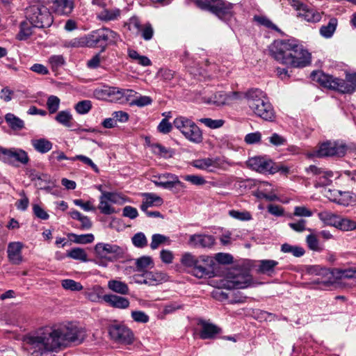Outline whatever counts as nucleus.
Instances as JSON below:
<instances>
[{
	"mask_svg": "<svg viewBox=\"0 0 356 356\" xmlns=\"http://www.w3.org/2000/svg\"><path fill=\"white\" fill-rule=\"evenodd\" d=\"M86 337V330L74 323L46 326L24 335L23 348L28 356H47L72 344L79 345Z\"/></svg>",
	"mask_w": 356,
	"mask_h": 356,
	"instance_id": "f257e3e1",
	"label": "nucleus"
},
{
	"mask_svg": "<svg viewBox=\"0 0 356 356\" xmlns=\"http://www.w3.org/2000/svg\"><path fill=\"white\" fill-rule=\"evenodd\" d=\"M273 58L291 67H304L311 63V54L302 45L292 40H275L269 47Z\"/></svg>",
	"mask_w": 356,
	"mask_h": 356,
	"instance_id": "f03ea898",
	"label": "nucleus"
},
{
	"mask_svg": "<svg viewBox=\"0 0 356 356\" xmlns=\"http://www.w3.org/2000/svg\"><path fill=\"white\" fill-rule=\"evenodd\" d=\"M310 77L321 86L342 94H351L356 90V73L347 74L346 79H343L334 77L322 71H314L311 73Z\"/></svg>",
	"mask_w": 356,
	"mask_h": 356,
	"instance_id": "7ed1b4c3",
	"label": "nucleus"
},
{
	"mask_svg": "<svg viewBox=\"0 0 356 356\" xmlns=\"http://www.w3.org/2000/svg\"><path fill=\"white\" fill-rule=\"evenodd\" d=\"M245 97L251 111L261 119L273 122L275 112L266 95L260 89L252 88L247 91Z\"/></svg>",
	"mask_w": 356,
	"mask_h": 356,
	"instance_id": "20e7f679",
	"label": "nucleus"
},
{
	"mask_svg": "<svg viewBox=\"0 0 356 356\" xmlns=\"http://www.w3.org/2000/svg\"><path fill=\"white\" fill-rule=\"evenodd\" d=\"M86 39L87 47L101 48L102 52L108 44L117 43L120 40V35L108 28H102L86 35Z\"/></svg>",
	"mask_w": 356,
	"mask_h": 356,
	"instance_id": "39448f33",
	"label": "nucleus"
},
{
	"mask_svg": "<svg viewBox=\"0 0 356 356\" xmlns=\"http://www.w3.org/2000/svg\"><path fill=\"white\" fill-rule=\"evenodd\" d=\"M195 6L209 11L221 20H226L234 15V4L225 0H193Z\"/></svg>",
	"mask_w": 356,
	"mask_h": 356,
	"instance_id": "423d86ee",
	"label": "nucleus"
},
{
	"mask_svg": "<svg viewBox=\"0 0 356 356\" xmlns=\"http://www.w3.org/2000/svg\"><path fill=\"white\" fill-rule=\"evenodd\" d=\"M26 17L36 28L49 27L53 23L49 9L39 1L34 2L26 9Z\"/></svg>",
	"mask_w": 356,
	"mask_h": 356,
	"instance_id": "0eeeda50",
	"label": "nucleus"
},
{
	"mask_svg": "<svg viewBox=\"0 0 356 356\" xmlns=\"http://www.w3.org/2000/svg\"><path fill=\"white\" fill-rule=\"evenodd\" d=\"M173 126L189 142L194 144L202 143V131L191 119L182 115L177 116L173 120Z\"/></svg>",
	"mask_w": 356,
	"mask_h": 356,
	"instance_id": "6e6552de",
	"label": "nucleus"
},
{
	"mask_svg": "<svg viewBox=\"0 0 356 356\" xmlns=\"http://www.w3.org/2000/svg\"><path fill=\"white\" fill-rule=\"evenodd\" d=\"M0 161L15 166L17 163L22 165L28 164L30 159L28 153L21 148H6L0 146Z\"/></svg>",
	"mask_w": 356,
	"mask_h": 356,
	"instance_id": "1a4fd4ad",
	"label": "nucleus"
},
{
	"mask_svg": "<svg viewBox=\"0 0 356 356\" xmlns=\"http://www.w3.org/2000/svg\"><path fill=\"white\" fill-rule=\"evenodd\" d=\"M241 94L238 92L218 91L209 95H204L202 97L204 103L212 105L216 107H221L227 104H231L233 101L238 99Z\"/></svg>",
	"mask_w": 356,
	"mask_h": 356,
	"instance_id": "9d476101",
	"label": "nucleus"
},
{
	"mask_svg": "<svg viewBox=\"0 0 356 356\" xmlns=\"http://www.w3.org/2000/svg\"><path fill=\"white\" fill-rule=\"evenodd\" d=\"M289 3L296 10L298 17L309 23H317L321 21L323 13L298 0H289Z\"/></svg>",
	"mask_w": 356,
	"mask_h": 356,
	"instance_id": "9b49d317",
	"label": "nucleus"
},
{
	"mask_svg": "<svg viewBox=\"0 0 356 356\" xmlns=\"http://www.w3.org/2000/svg\"><path fill=\"white\" fill-rule=\"evenodd\" d=\"M346 151L347 147L342 142L329 140L319 146L316 152V156L318 157H343L346 154Z\"/></svg>",
	"mask_w": 356,
	"mask_h": 356,
	"instance_id": "f8f14e48",
	"label": "nucleus"
},
{
	"mask_svg": "<svg viewBox=\"0 0 356 356\" xmlns=\"http://www.w3.org/2000/svg\"><path fill=\"white\" fill-rule=\"evenodd\" d=\"M195 264L188 272L197 278L211 277L213 275L211 268L212 259L204 255L199 256Z\"/></svg>",
	"mask_w": 356,
	"mask_h": 356,
	"instance_id": "ddd939ff",
	"label": "nucleus"
},
{
	"mask_svg": "<svg viewBox=\"0 0 356 356\" xmlns=\"http://www.w3.org/2000/svg\"><path fill=\"white\" fill-rule=\"evenodd\" d=\"M108 333L113 340L120 343L130 344L134 340L133 332L124 325L114 324L110 325Z\"/></svg>",
	"mask_w": 356,
	"mask_h": 356,
	"instance_id": "4468645a",
	"label": "nucleus"
},
{
	"mask_svg": "<svg viewBox=\"0 0 356 356\" xmlns=\"http://www.w3.org/2000/svg\"><path fill=\"white\" fill-rule=\"evenodd\" d=\"M309 174H312L314 178L315 187H322L328 186L332 183V178L334 173L331 170L319 168L315 165H311L306 169Z\"/></svg>",
	"mask_w": 356,
	"mask_h": 356,
	"instance_id": "2eb2a0df",
	"label": "nucleus"
},
{
	"mask_svg": "<svg viewBox=\"0 0 356 356\" xmlns=\"http://www.w3.org/2000/svg\"><path fill=\"white\" fill-rule=\"evenodd\" d=\"M135 282L138 284H145L156 286L168 280L166 273L159 271L145 270L142 275H134Z\"/></svg>",
	"mask_w": 356,
	"mask_h": 356,
	"instance_id": "dca6fc26",
	"label": "nucleus"
},
{
	"mask_svg": "<svg viewBox=\"0 0 356 356\" xmlns=\"http://www.w3.org/2000/svg\"><path fill=\"white\" fill-rule=\"evenodd\" d=\"M94 95L99 99L123 103V89L117 87L104 86L102 88H97Z\"/></svg>",
	"mask_w": 356,
	"mask_h": 356,
	"instance_id": "f3484780",
	"label": "nucleus"
},
{
	"mask_svg": "<svg viewBox=\"0 0 356 356\" xmlns=\"http://www.w3.org/2000/svg\"><path fill=\"white\" fill-rule=\"evenodd\" d=\"M152 181L156 186L165 189L172 190L173 188H178L180 190L185 188L184 184L179 181L178 177L171 173L162 174Z\"/></svg>",
	"mask_w": 356,
	"mask_h": 356,
	"instance_id": "a211bd4d",
	"label": "nucleus"
},
{
	"mask_svg": "<svg viewBox=\"0 0 356 356\" xmlns=\"http://www.w3.org/2000/svg\"><path fill=\"white\" fill-rule=\"evenodd\" d=\"M95 252L102 258H107L109 255L114 257H120L124 254L123 248L115 244L98 243L95 246Z\"/></svg>",
	"mask_w": 356,
	"mask_h": 356,
	"instance_id": "6ab92c4d",
	"label": "nucleus"
},
{
	"mask_svg": "<svg viewBox=\"0 0 356 356\" xmlns=\"http://www.w3.org/2000/svg\"><path fill=\"white\" fill-rule=\"evenodd\" d=\"M197 325L201 327L199 334L202 339H215L222 332L220 327L204 319H199Z\"/></svg>",
	"mask_w": 356,
	"mask_h": 356,
	"instance_id": "aec40b11",
	"label": "nucleus"
},
{
	"mask_svg": "<svg viewBox=\"0 0 356 356\" xmlns=\"http://www.w3.org/2000/svg\"><path fill=\"white\" fill-rule=\"evenodd\" d=\"M192 165L199 170L213 172L222 166V161L219 157H207L194 160Z\"/></svg>",
	"mask_w": 356,
	"mask_h": 356,
	"instance_id": "412c9836",
	"label": "nucleus"
},
{
	"mask_svg": "<svg viewBox=\"0 0 356 356\" xmlns=\"http://www.w3.org/2000/svg\"><path fill=\"white\" fill-rule=\"evenodd\" d=\"M272 164L273 162L270 160L260 156L252 157L247 161L248 167L261 173L272 172Z\"/></svg>",
	"mask_w": 356,
	"mask_h": 356,
	"instance_id": "4be33fe9",
	"label": "nucleus"
},
{
	"mask_svg": "<svg viewBox=\"0 0 356 356\" xmlns=\"http://www.w3.org/2000/svg\"><path fill=\"white\" fill-rule=\"evenodd\" d=\"M214 243V237L207 234H193L189 239V243L195 248H211Z\"/></svg>",
	"mask_w": 356,
	"mask_h": 356,
	"instance_id": "5701e85b",
	"label": "nucleus"
},
{
	"mask_svg": "<svg viewBox=\"0 0 356 356\" xmlns=\"http://www.w3.org/2000/svg\"><path fill=\"white\" fill-rule=\"evenodd\" d=\"M104 301L109 306L120 309L128 308L130 304L129 300L127 298L115 294L104 295Z\"/></svg>",
	"mask_w": 356,
	"mask_h": 356,
	"instance_id": "b1692460",
	"label": "nucleus"
},
{
	"mask_svg": "<svg viewBox=\"0 0 356 356\" xmlns=\"http://www.w3.org/2000/svg\"><path fill=\"white\" fill-rule=\"evenodd\" d=\"M22 244L20 242L10 243L8 246V257L13 264L18 265L22 261Z\"/></svg>",
	"mask_w": 356,
	"mask_h": 356,
	"instance_id": "393cba45",
	"label": "nucleus"
},
{
	"mask_svg": "<svg viewBox=\"0 0 356 356\" xmlns=\"http://www.w3.org/2000/svg\"><path fill=\"white\" fill-rule=\"evenodd\" d=\"M143 196L144 198L140 205V209L143 211H146L149 207H159L163 203V199L155 193H145Z\"/></svg>",
	"mask_w": 356,
	"mask_h": 356,
	"instance_id": "a878e982",
	"label": "nucleus"
},
{
	"mask_svg": "<svg viewBox=\"0 0 356 356\" xmlns=\"http://www.w3.org/2000/svg\"><path fill=\"white\" fill-rule=\"evenodd\" d=\"M53 7L58 15H68L74 8V0H54Z\"/></svg>",
	"mask_w": 356,
	"mask_h": 356,
	"instance_id": "bb28decb",
	"label": "nucleus"
},
{
	"mask_svg": "<svg viewBox=\"0 0 356 356\" xmlns=\"http://www.w3.org/2000/svg\"><path fill=\"white\" fill-rule=\"evenodd\" d=\"M104 289L99 285H95L91 288L88 289L84 295L87 299L93 302H99L104 300Z\"/></svg>",
	"mask_w": 356,
	"mask_h": 356,
	"instance_id": "cd10ccee",
	"label": "nucleus"
},
{
	"mask_svg": "<svg viewBox=\"0 0 356 356\" xmlns=\"http://www.w3.org/2000/svg\"><path fill=\"white\" fill-rule=\"evenodd\" d=\"M120 15L121 10L119 8H104L97 14V18L99 21L108 22L118 19Z\"/></svg>",
	"mask_w": 356,
	"mask_h": 356,
	"instance_id": "c85d7f7f",
	"label": "nucleus"
},
{
	"mask_svg": "<svg viewBox=\"0 0 356 356\" xmlns=\"http://www.w3.org/2000/svg\"><path fill=\"white\" fill-rule=\"evenodd\" d=\"M278 262L273 259H262L259 261L257 271L259 273L272 275L275 273V268Z\"/></svg>",
	"mask_w": 356,
	"mask_h": 356,
	"instance_id": "c756f323",
	"label": "nucleus"
},
{
	"mask_svg": "<svg viewBox=\"0 0 356 356\" xmlns=\"http://www.w3.org/2000/svg\"><path fill=\"white\" fill-rule=\"evenodd\" d=\"M252 279L248 275H238L229 282V287L233 289H245L251 284Z\"/></svg>",
	"mask_w": 356,
	"mask_h": 356,
	"instance_id": "7c9ffc66",
	"label": "nucleus"
},
{
	"mask_svg": "<svg viewBox=\"0 0 356 356\" xmlns=\"http://www.w3.org/2000/svg\"><path fill=\"white\" fill-rule=\"evenodd\" d=\"M107 286L111 291L122 296L127 295L129 293V289L127 284L119 280H109Z\"/></svg>",
	"mask_w": 356,
	"mask_h": 356,
	"instance_id": "2f4dec72",
	"label": "nucleus"
},
{
	"mask_svg": "<svg viewBox=\"0 0 356 356\" xmlns=\"http://www.w3.org/2000/svg\"><path fill=\"white\" fill-rule=\"evenodd\" d=\"M32 146L39 153L45 154L52 149L53 144L46 138L33 139L31 141Z\"/></svg>",
	"mask_w": 356,
	"mask_h": 356,
	"instance_id": "473e14b6",
	"label": "nucleus"
},
{
	"mask_svg": "<svg viewBox=\"0 0 356 356\" xmlns=\"http://www.w3.org/2000/svg\"><path fill=\"white\" fill-rule=\"evenodd\" d=\"M319 219L325 225L337 227L340 216L328 211L318 213Z\"/></svg>",
	"mask_w": 356,
	"mask_h": 356,
	"instance_id": "72a5a7b5",
	"label": "nucleus"
},
{
	"mask_svg": "<svg viewBox=\"0 0 356 356\" xmlns=\"http://www.w3.org/2000/svg\"><path fill=\"white\" fill-rule=\"evenodd\" d=\"M338 25V20L335 17H332L327 24L323 25L320 28V34L325 38H330L334 33Z\"/></svg>",
	"mask_w": 356,
	"mask_h": 356,
	"instance_id": "f704fd0d",
	"label": "nucleus"
},
{
	"mask_svg": "<svg viewBox=\"0 0 356 356\" xmlns=\"http://www.w3.org/2000/svg\"><path fill=\"white\" fill-rule=\"evenodd\" d=\"M331 275L336 279H350L355 277L356 268H334L330 272Z\"/></svg>",
	"mask_w": 356,
	"mask_h": 356,
	"instance_id": "c9c22d12",
	"label": "nucleus"
},
{
	"mask_svg": "<svg viewBox=\"0 0 356 356\" xmlns=\"http://www.w3.org/2000/svg\"><path fill=\"white\" fill-rule=\"evenodd\" d=\"M128 56L132 60L143 67H147L152 65V62L148 57L140 55L138 51L134 49H128Z\"/></svg>",
	"mask_w": 356,
	"mask_h": 356,
	"instance_id": "e433bc0d",
	"label": "nucleus"
},
{
	"mask_svg": "<svg viewBox=\"0 0 356 356\" xmlns=\"http://www.w3.org/2000/svg\"><path fill=\"white\" fill-rule=\"evenodd\" d=\"M5 120L13 130H21L24 127V121L13 113H7Z\"/></svg>",
	"mask_w": 356,
	"mask_h": 356,
	"instance_id": "4c0bfd02",
	"label": "nucleus"
},
{
	"mask_svg": "<svg viewBox=\"0 0 356 356\" xmlns=\"http://www.w3.org/2000/svg\"><path fill=\"white\" fill-rule=\"evenodd\" d=\"M102 193L111 204H122L127 200V199L120 193L102 191Z\"/></svg>",
	"mask_w": 356,
	"mask_h": 356,
	"instance_id": "58836bf2",
	"label": "nucleus"
},
{
	"mask_svg": "<svg viewBox=\"0 0 356 356\" xmlns=\"http://www.w3.org/2000/svg\"><path fill=\"white\" fill-rule=\"evenodd\" d=\"M281 251L284 253H291L296 257H300L305 253V250L303 248L298 245H292L289 243L282 245Z\"/></svg>",
	"mask_w": 356,
	"mask_h": 356,
	"instance_id": "ea45409f",
	"label": "nucleus"
},
{
	"mask_svg": "<svg viewBox=\"0 0 356 356\" xmlns=\"http://www.w3.org/2000/svg\"><path fill=\"white\" fill-rule=\"evenodd\" d=\"M33 26L30 22H22L20 24L19 31L17 35V38L19 40H25L28 39L33 33Z\"/></svg>",
	"mask_w": 356,
	"mask_h": 356,
	"instance_id": "a19ab883",
	"label": "nucleus"
},
{
	"mask_svg": "<svg viewBox=\"0 0 356 356\" xmlns=\"http://www.w3.org/2000/svg\"><path fill=\"white\" fill-rule=\"evenodd\" d=\"M254 20L259 24L265 26L268 29L273 30L277 33H282V31L266 16L255 15Z\"/></svg>",
	"mask_w": 356,
	"mask_h": 356,
	"instance_id": "79ce46f5",
	"label": "nucleus"
},
{
	"mask_svg": "<svg viewBox=\"0 0 356 356\" xmlns=\"http://www.w3.org/2000/svg\"><path fill=\"white\" fill-rule=\"evenodd\" d=\"M110 202L104 197V195L102 193L99 197V204L98 209L100 212L104 215H111L115 213V208L110 204Z\"/></svg>",
	"mask_w": 356,
	"mask_h": 356,
	"instance_id": "37998d69",
	"label": "nucleus"
},
{
	"mask_svg": "<svg viewBox=\"0 0 356 356\" xmlns=\"http://www.w3.org/2000/svg\"><path fill=\"white\" fill-rule=\"evenodd\" d=\"M61 286L64 289L71 291H80L83 288L80 282L72 279L61 280Z\"/></svg>",
	"mask_w": 356,
	"mask_h": 356,
	"instance_id": "c03bdc74",
	"label": "nucleus"
},
{
	"mask_svg": "<svg viewBox=\"0 0 356 356\" xmlns=\"http://www.w3.org/2000/svg\"><path fill=\"white\" fill-rule=\"evenodd\" d=\"M55 120L60 124L67 127H71V121L72 115L69 111H61L58 113L55 117Z\"/></svg>",
	"mask_w": 356,
	"mask_h": 356,
	"instance_id": "a18cd8bd",
	"label": "nucleus"
},
{
	"mask_svg": "<svg viewBox=\"0 0 356 356\" xmlns=\"http://www.w3.org/2000/svg\"><path fill=\"white\" fill-rule=\"evenodd\" d=\"M165 243H170L169 237L161 234H154L152 236V241L150 243V248L152 250H156L159 245Z\"/></svg>",
	"mask_w": 356,
	"mask_h": 356,
	"instance_id": "49530a36",
	"label": "nucleus"
},
{
	"mask_svg": "<svg viewBox=\"0 0 356 356\" xmlns=\"http://www.w3.org/2000/svg\"><path fill=\"white\" fill-rule=\"evenodd\" d=\"M67 256L72 259L81 261H87V254L86 251L81 248H74L67 252Z\"/></svg>",
	"mask_w": 356,
	"mask_h": 356,
	"instance_id": "de8ad7c7",
	"label": "nucleus"
},
{
	"mask_svg": "<svg viewBox=\"0 0 356 356\" xmlns=\"http://www.w3.org/2000/svg\"><path fill=\"white\" fill-rule=\"evenodd\" d=\"M339 223L337 225L338 229L343 231H351L356 229V221L350 220L349 218H341L340 217V220H339Z\"/></svg>",
	"mask_w": 356,
	"mask_h": 356,
	"instance_id": "09e8293b",
	"label": "nucleus"
},
{
	"mask_svg": "<svg viewBox=\"0 0 356 356\" xmlns=\"http://www.w3.org/2000/svg\"><path fill=\"white\" fill-rule=\"evenodd\" d=\"M198 121L204 124L206 127L213 129L220 128L225 124V120L222 119L213 120L209 118H200Z\"/></svg>",
	"mask_w": 356,
	"mask_h": 356,
	"instance_id": "8fccbe9b",
	"label": "nucleus"
},
{
	"mask_svg": "<svg viewBox=\"0 0 356 356\" xmlns=\"http://www.w3.org/2000/svg\"><path fill=\"white\" fill-rule=\"evenodd\" d=\"M70 236L73 238V241L79 244H87L93 242L95 236L92 234H86L78 235L76 234H70Z\"/></svg>",
	"mask_w": 356,
	"mask_h": 356,
	"instance_id": "3c124183",
	"label": "nucleus"
},
{
	"mask_svg": "<svg viewBox=\"0 0 356 356\" xmlns=\"http://www.w3.org/2000/svg\"><path fill=\"white\" fill-rule=\"evenodd\" d=\"M153 264V261L150 257L143 256L136 261V270L144 272L150 265Z\"/></svg>",
	"mask_w": 356,
	"mask_h": 356,
	"instance_id": "603ef678",
	"label": "nucleus"
},
{
	"mask_svg": "<svg viewBox=\"0 0 356 356\" xmlns=\"http://www.w3.org/2000/svg\"><path fill=\"white\" fill-rule=\"evenodd\" d=\"M92 102L90 100H82L76 103L74 109L80 115L87 114L92 108Z\"/></svg>",
	"mask_w": 356,
	"mask_h": 356,
	"instance_id": "864d4df0",
	"label": "nucleus"
},
{
	"mask_svg": "<svg viewBox=\"0 0 356 356\" xmlns=\"http://www.w3.org/2000/svg\"><path fill=\"white\" fill-rule=\"evenodd\" d=\"M60 100L55 95H50L47 100V107L50 114L55 113L58 111L60 106Z\"/></svg>",
	"mask_w": 356,
	"mask_h": 356,
	"instance_id": "5fc2aeb1",
	"label": "nucleus"
},
{
	"mask_svg": "<svg viewBox=\"0 0 356 356\" xmlns=\"http://www.w3.org/2000/svg\"><path fill=\"white\" fill-rule=\"evenodd\" d=\"M153 100L149 96L138 95L136 98L133 99L131 102V106H137L138 107H144L152 104Z\"/></svg>",
	"mask_w": 356,
	"mask_h": 356,
	"instance_id": "6e6d98bb",
	"label": "nucleus"
},
{
	"mask_svg": "<svg viewBox=\"0 0 356 356\" xmlns=\"http://www.w3.org/2000/svg\"><path fill=\"white\" fill-rule=\"evenodd\" d=\"M48 63L51 65L53 71H56L59 67L64 65L65 60L62 55H53L48 59Z\"/></svg>",
	"mask_w": 356,
	"mask_h": 356,
	"instance_id": "4d7b16f0",
	"label": "nucleus"
},
{
	"mask_svg": "<svg viewBox=\"0 0 356 356\" xmlns=\"http://www.w3.org/2000/svg\"><path fill=\"white\" fill-rule=\"evenodd\" d=\"M65 47H86V35L81 38H75L69 40H65L63 43Z\"/></svg>",
	"mask_w": 356,
	"mask_h": 356,
	"instance_id": "13d9d810",
	"label": "nucleus"
},
{
	"mask_svg": "<svg viewBox=\"0 0 356 356\" xmlns=\"http://www.w3.org/2000/svg\"><path fill=\"white\" fill-rule=\"evenodd\" d=\"M131 241L134 245L138 248H143L147 245V239L143 232L135 234L131 238Z\"/></svg>",
	"mask_w": 356,
	"mask_h": 356,
	"instance_id": "bf43d9fd",
	"label": "nucleus"
},
{
	"mask_svg": "<svg viewBox=\"0 0 356 356\" xmlns=\"http://www.w3.org/2000/svg\"><path fill=\"white\" fill-rule=\"evenodd\" d=\"M197 258L198 257H196L190 252H186L182 255L181 263L183 266L188 268V270H191L195 264V261L197 262Z\"/></svg>",
	"mask_w": 356,
	"mask_h": 356,
	"instance_id": "052dcab7",
	"label": "nucleus"
},
{
	"mask_svg": "<svg viewBox=\"0 0 356 356\" xmlns=\"http://www.w3.org/2000/svg\"><path fill=\"white\" fill-rule=\"evenodd\" d=\"M197 258L198 257H196L190 252H186L182 255L181 263L183 266L188 268V270H191L195 264V261L197 262Z\"/></svg>",
	"mask_w": 356,
	"mask_h": 356,
	"instance_id": "680f3d73",
	"label": "nucleus"
},
{
	"mask_svg": "<svg viewBox=\"0 0 356 356\" xmlns=\"http://www.w3.org/2000/svg\"><path fill=\"white\" fill-rule=\"evenodd\" d=\"M307 272L310 275L326 277L331 275L330 271L327 268H321L319 266H309L307 268Z\"/></svg>",
	"mask_w": 356,
	"mask_h": 356,
	"instance_id": "e2e57ef3",
	"label": "nucleus"
},
{
	"mask_svg": "<svg viewBox=\"0 0 356 356\" xmlns=\"http://www.w3.org/2000/svg\"><path fill=\"white\" fill-rule=\"evenodd\" d=\"M229 215L233 218L242 220V221H249L252 219V215L249 211H239L236 210H230L229 211Z\"/></svg>",
	"mask_w": 356,
	"mask_h": 356,
	"instance_id": "0e129e2a",
	"label": "nucleus"
},
{
	"mask_svg": "<svg viewBox=\"0 0 356 356\" xmlns=\"http://www.w3.org/2000/svg\"><path fill=\"white\" fill-rule=\"evenodd\" d=\"M80 161L84 164L89 165L95 172H99V168L97 166L96 164L93 163V161L88 156L84 155H76L74 157H72L70 159V161Z\"/></svg>",
	"mask_w": 356,
	"mask_h": 356,
	"instance_id": "69168bd1",
	"label": "nucleus"
},
{
	"mask_svg": "<svg viewBox=\"0 0 356 356\" xmlns=\"http://www.w3.org/2000/svg\"><path fill=\"white\" fill-rule=\"evenodd\" d=\"M269 143L273 146H282L286 144L287 140L285 137L277 133H273L268 138Z\"/></svg>",
	"mask_w": 356,
	"mask_h": 356,
	"instance_id": "338daca9",
	"label": "nucleus"
},
{
	"mask_svg": "<svg viewBox=\"0 0 356 356\" xmlns=\"http://www.w3.org/2000/svg\"><path fill=\"white\" fill-rule=\"evenodd\" d=\"M183 179L195 186H202L207 182L204 178L200 175H187L184 176Z\"/></svg>",
	"mask_w": 356,
	"mask_h": 356,
	"instance_id": "774afa93",
	"label": "nucleus"
}]
</instances>
